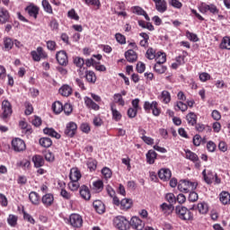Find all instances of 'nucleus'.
Returning <instances> with one entry per match:
<instances>
[{
	"instance_id": "1",
	"label": "nucleus",
	"mask_w": 230,
	"mask_h": 230,
	"mask_svg": "<svg viewBox=\"0 0 230 230\" xmlns=\"http://www.w3.org/2000/svg\"><path fill=\"white\" fill-rule=\"evenodd\" d=\"M175 213L180 220L190 221L193 220V213L186 207L177 206L175 208Z\"/></svg>"
},
{
	"instance_id": "2",
	"label": "nucleus",
	"mask_w": 230,
	"mask_h": 230,
	"mask_svg": "<svg viewBox=\"0 0 230 230\" xmlns=\"http://www.w3.org/2000/svg\"><path fill=\"white\" fill-rule=\"evenodd\" d=\"M197 182L190 181L189 180H181L178 183V190L181 193H190V191H195L197 190Z\"/></svg>"
},
{
	"instance_id": "3",
	"label": "nucleus",
	"mask_w": 230,
	"mask_h": 230,
	"mask_svg": "<svg viewBox=\"0 0 230 230\" xmlns=\"http://www.w3.org/2000/svg\"><path fill=\"white\" fill-rule=\"evenodd\" d=\"M199 10L200 13H203L204 15H218L220 13V9L215 4H202L199 7Z\"/></svg>"
},
{
	"instance_id": "4",
	"label": "nucleus",
	"mask_w": 230,
	"mask_h": 230,
	"mask_svg": "<svg viewBox=\"0 0 230 230\" xmlns=\"http://www.w3.org/2000/svg\"><path fill=\"white\" fill-rule=\"evenodd\" d=\"M113 226L119 230H128L130 229V221L123 216H117L113 219Z\"/></svg>"
},
{
	"instance_id": "5",
	"label": "nucleus",
	"mask_w": 230,
	"mask_h": 230,
	"mask_svg": "<svg viewBox=\"0 0 230 230\" xmlns=\"http://www.w3.org/2000/svg\"><path fill=\"white\" fill-rule=\"evenodd\" d=\"M31 56L34 62H40L48 58V52L42 47H38L36 50L31 51Z\"/></svg>"
},
{
	"instance_id": "6",
	"label": "nucleus",
	"mask_w": 230,
	"mask_h": 230,
	"mask_svg": "<svg viewBox=\"0 0 230 230\" xmlns=\"http://www.w3.org/2000/svg\"><path fill=\"white\" fill-rule=\"evenodd\" d=\"M69 224L70 226H72V227L79 229L80 227H82V226H84V219L79 214L74 213L71 214L69 217Z\"/></svg>"
},
{
	"instance_id": "7",
	"label": "nucleus",
	"mask_w": 230,
	"mask_h": 230,
	"mask_svg": "<svg viewBox=\"0 0 230 230\" xmlns=\"http://www.w3.org/2000/svg\"><path fill=\"white\" fill-rule=\"evenodd\" d=\"M2 118L4 121L12 116L13 111L12 110V103L8 102V100H4L2 102Z\"/></svg>"
},
{
	"instance_id": "8",
	"label": "nucleus",
	"mask_w": 230,
	"mask_h": 230,
	"mask_svg": "<svg viewBox=\"0 0 230 230\" xmlns=\"http://www.w3.org/2000/svg\"><path fill=\"white\" fill-rule=\"evenodd\" d=\"M12 148L15 152H24L26 150V143L20 137H15L11 142Z\"/></svg>"
},
{
	"instance_id": "9",
	"label": "nucleus",
	"mask_w": 230,
	"mask_h": 230,
	"mask_svg": "<svg viewBox=\"0 0 230 230\" xmlns=\"http://www.w3.org/2000/svg\"><path fill=\"white\" fill-rule=\"evenodd\" d=\"M130 227L136 230H143L145 229V222H143V220H141L138 217H132L129 221V228Z\"/></svg>"
},
{
	"instance_id": "10",
	"label": "nucleus",
	"mask_w": 230,
	"mask_h": 230,
	"mask_svg": "<svg viewBox=\"0 0 230 230\" xmlns=\"http://www.w3.org/2000/svg\"><path fill=\"white\" fill-rule=\"evenodd\" d=\"M76 130H78V125H76L75 122H69L66 124L64 133L66 137H75Z\"/></svg>"
},
{
	"instance_id": "11",
	"label": "nucleus",
	"mask_w": 230,
	"mask_h": 230,
	"mask_svg": "<svg viewBox=\"0 0 230 230\" xmlns=\"http://www.w3.org/2000/svg\"><path fill=\"white\" fill-rule=\"evenodd\" d=\"M56 59L60 66H67V64H69L67 53L65 50L58 51L56 54Z\"/></svg>"
},
{
	"instance_id": "12",
	"label": "nucleus",
	"mask_w": 230,
	"mask_h": 230,
	"mask_svg": "<svg viewBox=\"0 0 230 230\" xmlns=\"http://www.w3.org/2000/svg\"><path fill=\"white\" fill-rule=\"evenodd\" d=\"M39 6L31 4L27 7H25V12L30 15V17H33V19H37L39 17V12H40Z\"/></svg>"
},
{
	"instance_id": "13",
	"label": "nucleus",
	"mask_w": 230,
	"mask_h": 230,
	"mask_svg": "<svg viewBox=\"0 0 230 230\" xmlns=\"http://www.w3.org/2000/svg\"><path fill=\"white\" fill-rule=\"evenodd\" d=\"M157 98L161 102V103L168 105V103L172 102V93H170V92H168L167 90H164L161 92Z\"/></svg>"
},
{
	"instance_id": "14",
	"label": "nucleus",
	"mask_w": 230,
	"mask_h": 230,
	"mask_svg": "<svg viewBox=\"0 0 230 230\" xmlns=\"http://www.w3.org/2000/svg\"><path fill=\"white\" fill-rule=\"evenodd\" d=\"M41 202L45 208H51L53 202H55V197L51 193H47L42 196Z\"/></svg>"
},
{
	"instance_id": "15",
	"label": "nucleus",
	"mask_w": 230,
	"mask_h": 230,
	"mask_svg": "<svg viewBox=\"0 0 230 230\" xmlns=\"http://www.w3.org/2000/svg\"><path fill=\"white\" fill-rule=\"evenodd\" d=\"M155 4V9L160 13H164L166 10H168V3H166V0H153Z\"/></svg>"
},
{
	"instance_id": "16",
	"label": "nucleus",
	"mask_w": 230,
	"mask_h": 230,
	"mask_svg": "<svg viewBox=\"0 0 230 230\" xmlns=\"http://www.w3.org/2000/svg\"><path fill=\"white\" fill-rule=\"evenodd\" d=\"M203 181L207 184H213V181H215V172L213 171H206V169L202 172Z\"/></svg>"
},
{
	"instance_id": "17",
	"label": "nucleus",
	"mask_w": 230,
	"mask_h": 230,
	"mask_svg": "<svg viewBox=\"0 0 230 230\" xmlns=\"http://www.w3.org/2000/svg\"><path fill=\"white\" fill-rule=\"evenodd\" d=\"M125 58L130 64H134V62H137V52L134 51V49H128L125 52Z\"/></svg>"
},
{
	"instance_id": "18",
	"label": "nucleus",
	"mask_w": 230,
	"mask_h": 230,
	"mask_svg": "<svg viewBox=\"0 0 230 230\" xmlns=\"http://www.w3.org/2000/svg\"><path fill=\"white\" fill-rule=\"evenodd\" d=\"M84 105L91 111H98L100 109V105L87 96L84 97Z\"/></svg>"
},
{
	"instance_id": "19",
	"label": "nucleus",
	"mask_w": 230,
	"mask_h": 230,
	"mask_svg": "<svg viewBox=\"0 0 230 230\" xmlns=\"http://www.w3.org/2000/svg\"><path fill=\"white\" fill-rule=\"evenodd\" d=\"M0 22L1 24L10 22V12L3 7H0Z\"/></svg>"
},
{
	"instance_id": "20",
	"label": "nucleus",
	"mask_w": 230,
	"mask_h": 230,
	"mask_svg": "<svg viewBox=\"0 0 230 230\" xmlns=\"http://www.w3.org/2000/svg\"><path fill=\"white\" fill-rule=\"evenodd\" d=\"M158 177L164 181H170L172 179V171L170 169H161L158 172Z\"/></svg>"
},
{
	"instance_id": "21",
	"label": "nucleus",
	"mask_w": 230,
	"mask_h": 230,
	"mask_svg": "<svg viewBox=\"0 0 230 230\" xmlns=\"http://www.w3.org/2000/svg\"><path fill=\"white\" fill-rule=\"evenodd\" d=\"M93 206L99 215H103V213H105V204H103V201L100 199L94 200Z\"/></svg>"
},
{
	"instance_id": "22",
	"label": "nucleus",
	"mask_w": 230,
	"mask_h": 230,
	"mask_svg": "<svg viewBox=\"0 0 230 230\" xmlns=\"http://www.w3.org/2000/svg\"><path fill=\"white\" fill-rule=\"evenodd\" d=\"M79 193L84 200H91V190L86 185H82L80 187Z\"/></svg>"
},
{
	"instance_id": "23",
	"label": "nucleus",
	"mask_w": 230,
	"mask_h": 230,
	"mask_svg": "<svg viewBox=\"0 0 230 230\" xmlns=\"http://www.w3.org/2000/svg\"><path fill=\"white\" fill-rule=\"evenodd\" d=\"M32 163L34 164V168H42L45 164L44 157L40 155H35L32 156Z\"/></svg>"
},
{
	"instance_id": "24",
	"label": "nucleus",
	"mask_w": 230,
	"mask_h": 230,
	"mask_svg": "<svg viewBox=\"0 0 230 230\" xmlns=\"http://www.w3.org/2000/svg\"><path fill=\"white\" fill-rule=\"evenodd\" d=\"M59 94L67 98L68 96H71L73 94V88L69 86V84H63L59 88Z\"/></svg>"
},
{
	"instance_id": "25",
	"label": "nucleus",
	"mask_w": 230,
	"mask_h": 230,
	"mask_svg": "<svg viewBox=\"0 0 230 230\" xmlns=\"http://www.w3.org/2000/svg\"><path fill=\"white\" fill-rule=\"evenodd\" d=\"M84 77H85L86 82H88V84H96L97 77H96V74L94 73V71L86 70L84 73Z\"/></svg>"
},
{
	"instance_id": "26",
	"label": "nucleus",
	"mask_w": 230,
	"mask_h": 230,
	"mask_svg": "<svg viewBox=\"0 0 230 230\" xmlns=\"http://www.w3.org/2000/svg\"><path fill=\"white\" fill-rule=\"evenodd\" d=\"M173 205L168 203H163L160 205V209L165 217H168L171 213H173Z\"/></svg>"
},
{
	"instance_id": "27",
	"label": "nucleus",
	"mask_w": 230,
	"mask_h": 230,
	"mask_svg": "<svg viewBox=\"0 0 230 230\" xmlns=\"http://www.w3.org/2000/svg\"><path fill=\"white\" fill-rule=\"evenodd\" d=\"M69 179L70 181H78L79 179H82V172H80V170L77 167H74L70 170Z\"/></svg>"
},
{
	"instance_id": "28",
	"label": "nucleus",
	"mask_w": 230,
	"mask_h": 230,
	"mask_svg": "<svg viewBox=\"0 0 230 230\" xmlns=\"http://www.w3.org/2000/svg\"><path fill=\"white\" fill-rule=\"evenodd\" d=\"M146 163L148 164H154V163H155V159H157V153H155V151L154 150H149L146 155Z\"/></svg>"
},
{
	"instance_id": "29",
	"label": "nucleus",
	"mask_w": 230,
	"mask_h": 230,
	"mask_svg": "<svg viewBox=\"0 0 230 230\" xmlns=\"http://www.w3.org/2000/svg\"><path fill=\"white\" fill-rule=\"evenodd\" d=\"M43 132L47 136H50V137H55L56 139H60V137H62V136H60V134H58L53 128H45Z\"/></svg>"
},
{
	"instance_id": "30",
	"label": "nucleus",
	"mask_w": 230,
	"mask_h": 230,
	"mask_svg": "<svg viewBox=\"0 0 230 230\" xmlns=\"http://www.w3.org/2000/svg\"><path fill=\"white\" fill-rule=\"evenodd\" d=\"M29 199L34 206H39V204H40V196L35 191H31L29 194Z\"/></svg>"
},
{
	"instance_id": "31",
	"label": "nucleus",
	"mask_w": 230,
	"mask_h": 230,
	"mask_svg": "<svg viewBox=\"0 0 230 230\" xmlns=\"http://www.w3.org/2000/svg\"><path fill=\"white\" fill-rule=\"evenodd\" d=\"M219 200L224 204V206H227V204H230V193L227 191H222L219 194Z\"/></svg>"
},
{
	"instance_id": "32",
	"label": "nucleus",
	"mask_w": 230,
	"mask_h": 230,
	"mask_svg": "<svg viewBox=\"0 0 230 230\" xmlns=\"http://www.w3.org/2000/svg\"><path fill=\"white\" fill-rule=\"evenodd\" d=\"M186 119L188 121L189 125H191V127H195L197 125V114L195 112H190L186 116Z\"/></svg>"
},
{
	"instance_id": "33",
	"label": "nucleus",
	"mask_w": 230,
	"mask_h": 230,
	"mask_svg": "<svg viewBox=\"0 0 230 230\" xmlns=\"http://www.w3.org/2000/svg\"><path fill=\"white\" fill-rule=\"evenodd\" d=\"M164 63H156L154 66V71L155 73H157L158 75H164V73H166V69H168L166 67V66L163 65Z\"/></svg>"
},
{
	"instance_id": "34",
	"label": "nucleus",
	"mask_w": 230,
	"mask_h": 230,
	"mask_svg": "<svg viewBox=\"0 0 230 230\" xmlns=\"http://www.w3.org/2000/svg\"><path fill=\"white\" fill-rule=\"evenodd\" d=\"M13 48V40L10 37L4 38V51H10Z\"/></svg>"
},
{
	"instance_id": "35",
	"label": "nucleus",
	"mask_w": 230,
	"mask_h": 230,
	"mask_svg": "<svg viewBox=\"0 0 230 230\" xmlns=\"http://www.w3.org/2000/svg\"><path fill=\"white\" fill-rule=\"evenodd\" d=\"M132 208V199H124L120 201V209L127 211V209H130Z\"/></svg>"
},
{
	"instance_id": "36",
	"label": "nucleus",
	"mask_w": 230,
	"mask_h": 230,
	"mask_svg": "<svg viewBox=\"0 0 230 230\" xmlns=\"http://www.w3.org/2000/svg\"><path fill=\"white\" fill-rule=\"evenodd\" d=\"M198 211L200 213V215H207L208 211H209V207L208 206V203L201 202L198 204Z\"/></svg>"
},
{
	"instance_id": "37",
	"label": "nucleus",
	"mask_w": 230,
	"mask_h": 230,
	"mask_svg": "<svg viewBox=\"0 0 230 230\" xmlns=\"http://www.w3.org/2000/svg\"><path fill=\"white\" fill-rule=\"evenodd\" d=\"M40 145L43 148H49L53 145V141L49 137H41L40 138Z\"/></svg>"
},
{
	"instance_id": "38",
	"label": "nucleus",
	"mask_w": 230,
	"mask_h": 230,
	"mask_svg": "<svg viewBox=\"0 0 230 230\" xmlns=\"http://www.w3.org/2000/svg\"><path fill=\"white\" fill-rule=\"evenodd\" d=\"M52 110L55 114H60L64 111V105L59 101H57L52 104Z\"/></svg>"
},
{
	"instance_id": "39",
	"label": "nucleus",
	"mask_w": 230,
	"mask_h": 230,
	"mask_svg": "<svg viewBox=\"0 0 230 230\" xmlns=\"http://www.w3.org/2000/svg\"><path fill=\"white\" fill-rule=\"evenodd\" d=\"M155 58L156 64H164L166 62V53L158 51Z\"/></svg>"
},
{
	"instance_id": "40",
	"label": "nucleus",
	"mask_w": 230,
	"mask_h": 230,
	"mask_svg": "<svg viewBox=\"0 0 230 230\" xmlns=\"http://www.w3.org/2000/svg\"><path fill=\"white\" fill-rule=\"evenodd\" d=\"M157 103V101H153L152 102L146 101L144 102V111L147 113L150 114L152 112V110L154 109V105Z\"/></svg>"
},
{
	"instance_id": "41",
	"label": "nucleus",
	"mask_w": 230,
	"mask_h": 230,
	"mask_svg": "<svg viewBox=\"0 0 230 230\" xmlns=\"http://www.w3.org/2000/svg\"><path fill=\"white\" fill-rule=\"evenodd\" d=\"M87 167L90 169V172H94L96 171V168H98V161L93 158H89L87 160Z\"/></svg>"
},
{
	"instance_id": "42",
	"label": "nucleus",
	"mask_w": 230,
	"mask_h": 230,
	"mask_svg": "<svg viewBox=\"0 0 230 230\" xmlns=\"http://www.w3.org/2000/svg\"><path fill=\"white\" fill-rule=\"evenodd\" d=\"M111 111L112 114V119H114L115 121H120L122 115L118 110L114 108V105L111 106Z\"/></svg>"
},
{
	"instance_id": "43",
	"label": "nucleus",
	"mask_w": 230,
	"mask_h": 230,
	"mask_svg": "<svg viewBox=\"0 0 230 230\" xmlns=\"http://www.w3.org/2000/svg\"><path fill=\"white\" fill-rule=\"evenodd\" d=\"M186 159H189V161H191L192 163H195V161H199V155L192 152L191 150L185 151Z\"/></svg>"
},
{
	"instance_id": "44",
	"label": "nucleus",
	"mask_w": 230,
	"mask_h": 230,
	"mask_svg": "<svg viewBox=\"0 0 230 230\" xmlns=\"http://www.w3.org/2000/svg\"><path fill=\"white\" fill-rule=\"evenodd\" d=\"M219 48L220 49H230V37H224L219 45Z\"/></svg>"
},
{
	"instance_id": "45",
	"label": "nucleus",
	"mask_w": 230,
	"mask_h": 230,
	"mask_svg": "<svg viewBox=\"0 0 230 230\" xmlns=\"http://www.w3.org/2000/svg\"><path fill=\"white\" fill-rule=\"evenodd\" d=\"M41 4L43 6V10L47 12V13H53V7H51L49 1L42 0Z\"/></svg>"
},
{
	"instance_id": "46",
	"label": "nucleus",
	"mask_w": 230,
	"mask_h": 230,
	"mask_svg": "<svg viewBox=\"0 0 230 230\" xmlns=\"http://www.w3.org/2000/svg\"><path fill=\"white\" fill-rule=\"evenodd\" d=\"M113 99L115 103H118V105H120V107H125V100H123L121 93H115Z\"/></svg>"
},
{
	"instance_id": "47",
	"label": "nucleus",
	"mask_w": 230,
	"mask_h": 230,
	"mask_svg": "<svg viewBox=\"0 0 230 230\" xmlns=\"http://www.w3.org/2000/svg\"><path fill=\"white\" fill-rule=\"evenodd\" d=\"M84 1L87 4V6H95L96 10H100V7L102 6V3H100V0H84Z\"/></svg>"
},
{
	"instance_id": "48",
	"label": "nucleus",
	"mask_w": 230,
	"mask_h": 230,
	"mask_svg": "<svg viewBox=\"0 0 230 230\" xmlns=\"http://www.w3.org/2000/svg\"><path fill=\"white\" fill-rule=\"evenodd\" d=\"M157 57V53L155 52V49L149 48L146 50V58H148V60H154Z\"/></svg>"
},
{
	"instance_id": "49",
	"label": "nucleus",
	"mask_w": 230,
	"mask_h": 230,
	"mask_svg": "<svg viewBox=\"0 0 230 230\" xmlns=\"http://www.w3.org/2000/svg\"><path fill=\"white\" fill-rule=\"evenodd\" d=\"M175 111H181V112H186L188 111V104L184 103L182 101L176 102Z\"/></svg>"
},
{
	"instance_id": "50",
	"label": "nucleus",
	"mask_w": 230,
	"mask_h": 230,
	"mask_svg": "<svg viewBox=\"0 0 230 230\" xmlns=\"http://www.w3.org/2000/svg\"><path fill=\"white\" fill-rule=\"evenodd\" d=\"M93 190H95V193H100L103 191V181L99 180L93 182Z\"/></svg>"
},
{
	"instance_id": "51",
	"label": "nucleus",
	"mask_w": 230,
	"mask_h": 230,
	"mask_svg": "<svg viewBox=\"0 0 230 230\" xmlns=\"http://www.w3.org/2000/svg\"><path fill=\"white\" fill-rule=\"evenodd\" d=\"M68 188L71 191H77L78 188H80V182H78V181H71L68 183Z\"/></svg>"
},
{
	"instance_id": "52",
	"label": "nucleus",
	"mask_w": 230,
	"mask_h": 230,
	"mask_svg": "<svg viewBox=\"0 0 230 230\" xmlns=\"http://www.w3.org/2000/svg\"><path fill=\"white\" fill-rule=\"evenodd\" d=\"M186 37L191 42H199V36H197V34H195L193 32H190V31H186Z\"/></svg>"
},
{
	"instance_id": "53",
	"label": "nucleus",
	"mask_w": 230,
	"mask_h": 230,
	"mask_svg": "<svg viewBox=\"0 0 230 230\" xmlns=\"http://www.w3.org/2000/svg\"><path fill=\"white\" fill-rule=\"evenodd\" d=\"M7 224H9L11 227H15V226H17V216L9 215Z\"/></svg>"
},
{
	"instance_id": "54",
	"label": "nucleus",
	"mask_w": 230,
	"mask_h": 230,
	"mask_svg": "<svg viewBox=\"0 0 230 230\" xmlns=\"http://www.w3.org/2000/svg\"><path fill=\"white\" fill-rule=\"evenodd\" d=\"M165 199L167 200V202H169V204H171L172 206H173V204H175V202H177V198H175V195L173 193H167L165 195Z\"/></svg>"
},
{
	"instance_id": "55",
	"label": "nucleus",
	"mask_w": 230,
	"mask_h": 230,
	"mask_svg": "<svg viewBox=\"0 0 230 230\" xmlns=\"http://www.w3.org/2000/svg\"><path fill=\"white\" fill-rule=\"evenodd\" d=\"M67 17H69V19H73V21H80V16H78V13H76L75 9L68 11Z\"/></svg>"
},
{
	"instance_id": "56",
	"label": "nucleus",
	"mask_w": 230,
	"mask_h": 230,
	"mask_svg": "<svg viewBox=\"0 0 230 230\" xmlns=\"http://www.w3.org/2000/svg\"><path fill=\"white\" fill-rule=\"evenodd\" d=\"M115 39L119 44H127V38L121 33H116Z\"/></svg>"
},
{
	"instance_id": "57",
	"label": "nucleus",
	"mask_w": 230,
	"mask_h": 230,
	"mask_svg": "<svg viewBox=\"0 0 230 230\" xmlns=\"http://www.w3.org/2000/svg\"><path fill=\"white\" fill-rule=\"evenodd\" d=\"M17 166H20L23 170H28L31 166V163L29 160H22L17 164Z\"/></svg>"
},
{
	"instance_id": "58",
	"label": "nucleus",
	"mask_w": 230,
	"mask_h": 230,
	"mask_svg": "<svg viewBox=\"0 0 230 230\" xmlns=\"http://www.w3.org/2000/svg\"><path fill=\"white\" fill-rule=\"evenodd\" d=\"M46 44H47V49L49 51H57V42L55 40H48Z\"/></svg>"
},
{
	"instance_id": "59",
	"label": "nucleus",
	"mask_w": 230,
	"mask_h": 230,
	"mask_svg": "<svg viewBox=\"0 0 230 230\" xmlns=\"http://www.w3.org/2000/svg\"><path fill=\"white\" fill-rule=\"evenodd\" d=\"M154 108L151 110L153 116L158 117L161 116V108L159 107V102L153 104Z\"/></svg>"
},
{
	"instance_id": "60",
	"label": "nucleus",
	"mask_w": 230,
	"mask_h": 230,
	"mask_svg": "<svg viewBox=\"0 0 230 230\" xmlns=\"http://www.w3.org/2000/svg\"><path fill=\"white\" fill-rule=\"evenodd\" d=\"M102 173L105 179H111L112 177V171L109 167L102 168Z\"/></svg>"
},
{
	"instance_id": "61",
	"label": "nucleus",
	"mask_w": 230,
	"mask_h": 230,
	"mask_svg": "<svg viewBox=\"0 0 230 230\" xmlns=\"http://www.w3.org/2000/svg\"><path fill=\"white\" fill-rule=\"evenodd\" d=\"M63 111L66 116H69L73 112V105L71 103H65Z\"/></svg>"
},
{
	"instance_id": "62",
	"label": "nucleus",
	"mask_w": 230,
	"mask_h": 230,
	"mask_svg": "<svg viewBox=\"0 0 230 230\" xmlns=\"http://www.w3.org/2000/svg\"><path fill=\"white\" fill-rule=\"evenodd\" d=\"M169 4L173 8H177L178 10L182 8V3H181L179 0H169Z\"/></svg>"
},
{
	"instance_id": "63",
	"label": "nucleus",
	"mask_w": 230,
	"mask_h": 230,
	"mask_svg": "<svg viewBox=\"0 0 230 230\" xmlns=\"http://www.w3.org/2000/svg\"><path fill=\"white\" fill-rule=\"evenodd\" d=\"M74 64L76 66V67H84V64H85V61L82 58H74Z\"/></svg>"
},
{
	"instance_id": "64",
	"label": "nucleus",
	"mask_w": 230,
	"mask_h": 230,
	"mask_svg": "<svg viewBox=\"0 0 230 230\" xmlns=\"http://www.w3.org/2000/svg\"><path fill=\"white\" fill-rule=\"evenodd\" d=\"M33 113V106L30 102H25V115L30 116Z\"/></svg>"
}]
</instances>
